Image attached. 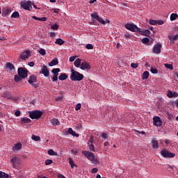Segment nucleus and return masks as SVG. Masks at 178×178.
<instances>
[{"label":"nucleus","instance_id":"nucleus-1","mask_svg":"<svg viewBox=\"0 0 178 178\" xmlns=\"http://www.w3.org/2000/svg\"><path fill=\"white\" fill-rule=\"evenodd\" d=\"M70 79L72 81H81V80L84 79V75L73 69H71Z\"/></svg>","mask_w":178,"mask_h":178},{"label":"nucleus","instance_id":"nucleus-2","mask_svg":"<svg viewBox=\"0 0 178 178\" xmlns=\"http://www.w3.org/2000/svg\"><path fill=\"white\" fill-rule=\"evenodd\" d=\"M42 116V112L40 111H33L29 112L31 119H40Z\"/></svg>","mask_w":178,"mask_h":178},{"label":"nucleus","instance_id":"nucleus-3","mask_svg":"<svg viewBox=\"0 0 178 178\" xmlns=\"http://www.w3.org/2000/svg\"><path fill=\"white\" fill-rule=\"evenodd\" d=\"M127 30H129V31H132L133 33H136L140 31V28L137 27V25L133 24H127L124 26Z\"/></svg>","mask_w":178,"mask_h":178},{"label":"nucleus","instance_id":"nucleus-4","mask_svg":"<svg viewBox=\"0 0 178 178\" xmlns=\"http://www.w3.org/2000/svg\"><path fill=\"white\" fill-rule=\"evenodd\" d=\"M90 16L92 19H95V20H97V22H99V23H101V24H106V23H110L109 20L106 19L105 21L102 19V18L99 17V15H98L97 13L91 14Z\"/></svg>","mask_w":178,"mask_h":178},{"label":"nucleus","instance_id":"nucleus-5","mask_svg":"<svg viewBox=\"0 0 178 178\" xmlns=\"http://www.w3.org/2000/svg\"><path fill=\"white\" fill-rule=\"evenodd\" d=\"M18 76L22 79H26L29 76V71L26 68L19 67L18 68Z\"/></svg>","mask_w":178,"mask_h":178},{"label":"nucleus","instance_id":"nucleus-6","mask_svg":"<svg viewBox=\"0 0 178 178\" xmlns=\"http://www.w3.org/2000/svg\"><path fill=\"white\" fill-rule=\"evenodd\" d=\"M20 6L25 10H31V9L33 8L32 3L31 1H27L24 3L22 2L20 3Z\"/></svg>","mask_w":178,"mask_h":178},{"label":"nucleus","instance_id":"nucleus-7","mask_svg":"<svg viewBox=\"0 0 178 178\" xmlns=\"http://www.w3.org/2000/svg\"><path fill=\"white\" fill-rule=\"evenodd\" d=\"M161 155L163 156V158H175V156H176L175 153H172L166 149L161 150Z\"/></svg>","mask_w":178,"mask_h":178},{"label":"nucleus","instance_id":"nucleus-8","mask_svg":"<svg viewBox=\"0 0 178 178\" xmlns=\"http://www.w3.org/2000/svg\"><path fill=\"white\" fill-rule=\"evenodd\" d=\"M82 154H84V156L87 157L88 161H90V162L95 157V154L90 151L84 150L82 152Z\"/></svg>","mask_w":178,"mask_h":178},{"label":"nucleus","instance_id":"nucleus-9","mask_svg":"<svg viewBox=\"0 0 178 178\" xmlns=\"http://www.w3.org/2000/svg\"><path fill=\"white\" fill-rule=\"evenodd\" d=\"M59 72H60V68H54L51 70V73L54 74V76L52 77V81H58V73H59Z\"/></svg>","mask_w":178,"mask_h":178},{"label":"nucleus","instance_id":"nucleus-10","mask_svg":"<svg viewBox=\"0 0 178 178\" xmlns=\"http://www.w3.org/2000/svg\"><path fill=\"white\" fill-rule=\"evenodd\" d=\"M161 49H162V44H156L153 47V52L156 55H159V54H161Z\"/></svg>","mask_w":178,"mask_h":178},{"label":"nucleus","instance_id":"nucleus-11","mask_svg":"<svg viewBox=\"0 0 178 178\" xmlns=\"http://www.w3.org/2000/svg\"><path fill=\"white\" fill-rule=\"evenodd\" d=\"M153 124L154 126H156L157 127H160V126H162V120H161V118L158 116L154 117Z\"/></svg>","mask_w":178,"mask_h":178},{"label":"nucleus","instance_id":"nucleus-12","mask_svg":"<svg viewBox=\"0 0 178 178\" xmlns=\"http://www.w3.org/2000/svg\"><path fill=\"white\" fill-rule=\"evenodd\" d=\"M21 59H22V60H27V59H29V58H30V51H24L21 56H20Z\"/></svg>","mask_w":178,"mask_h":178},{"label":"nucleus","instance_id":"nucleus-13","mask_svg":"<svg viewBox=\"0 0 178 178\" xmlns=\"http://www.w3.org/2000/svg\"><path fill=\"white\" fill-rule=\"evenodd\" d=\"M80 69H81V70H90L91 69V67L87 61H83L81 64Z\"/></svg>","mask_w":178,"mask_h":178},{"label":"nucleus","instance_id":"nucleus-14","mask_svg":"<svg viewBox=\"0 0 178 178\" xmlns=\"http://www.w3.org/2000/svg\"><path fill=\"white\" fill-rule=\"evenodd\" d=\"M40 73H42L44 77H48V76H49V70H48V67L43 66L41 69Z\"/></svg>","mask_w":178,"mask_h":178},{"label":"nucleus","instance_id":"nucleus-15","mask_svg":"<svg viewBox=\"0 0 178 178\" xmlns=\"http://www.w3.org/2000/svg\"><path fill=\"white\" fill-rule=\"evenodd\" d=\"M11 12H12L11 8H10L8 7L4 8L2 10V16H3V17L8 16V15H9Z\"/></svg>","mask_w":178,"mask_h":178},{"label":"nucleus","instance_id":"nucleus-16","mask_svg":"<svg viewBox=\"0 0 178 178\" xmlns=\"http://www.w3.org/2000/svg\"><path fill=\"white\" fill-rule=\"evenodd\" d=\"M28 83L31 86H34V83H37V76L34 75L31 76L28 80Z\"/></svg>","mask_w":178,"mask_h":178},{"label":"nucleus","instance_id":"nucleus-17","mask_svg":"<svg viewBox=\"0 0 178 178\" xmlns=\"http://www.w3.org/2000/svg\"><path fill=\"white\" fill-rule=\"evenodd\" d=\"M138 33H140L141 35H145L146 37H148V35H149V34L151 33V32L148 29L141 31L140 29H139V31H138Z\"/></svg>","mask_w":178,"mask_h":178},{"label":"nucleus","instance_id":"nucleus-18","mask_svg":"<svg viewBox=\"0 0 178 178\" xmlns=\"http://www.w3.org/2000/svg\"><path fill=\"white\" fill-rule=\"evenodd\" d=\"M22 143H18L14 145V147L12 148L13 151H19L22 149Z\"/></svg>","mask_w":178,"mask_h":178},{"label":"nucleus","instance_id":"nucleus-19","mask_svg":"<svg viewBox=\"0 0 178 178\" xmlns=\"http://www.w3.org/2000/svg\"><path fill=\"white\" fill-rule=\"evenodd\" d=\"M50 123H51L53 126H59V124H60V122H59V120L56 118L51 119L50 120Z\"/></svg>","mask_w":178,"mask_h":178},{"label":"nucleus","instance_id":"nucleus-20","mask_svg":"<svg viewBox=\"0 0 178 178\" xmlns=\"http://www.w3.org/2000/svg\"><path fill=\"white\" fill-rule=\"evenodd\" d=\"M67 131L69 134H71V136H74V137H79V134H76V132L73 131V129L69 128Z\"/></svg>","mask_w":178,"mask_h":178},{"label":"nucleus","instance_id":"nucleus-21","mask_svg":"<svg viewBox=\"0 0 178 178\" xmlns=\"http://www.w3.org/2000/svg\"><path fill=\"white\" fill-rule=\"evenodd\" d=\"M58 63H59V61H58V58H54L50 63H49V66H56Z\"/></svg>","mask_w":178,"mask_h":178},{"label":"nucleus","instance_id":"nucleus-22","mask_svg":"<svg viewBox=\"0 0 178 178\" xmlns=\"http://www.w3.org/2000/svg\"><path fill=\"white\" fill-rule=\"evenodd\" d=\"M74 65L75 67H80V66H81V59L77 58L74 61Z\"/></svg>","mask_w":178,"mask_h":178},{"label":"nucleus","instance_id":"nucleus-23","mask_svg":"<svg viewBox=\"0 0 178 178\" xmlns=\"http://www.w3.org/2000/svg\"><path fill=\"white\" fill-rule=\"evenodd\" d=\"M31 122V120H30V118H21L22 124H25L26 123H30Z\"/></svg>","mask_w":178,"mask_h":178},{"label":"nucleus","instance_id":"nucleus-24","mask_svg":"<svg viewBox=\"0 0 178 178\" xmlns=\"http://www.w3.org/2000/svg\"><path fill=\"white\" fill-rule=\"evenodd\" d=\"M6 67H7V69H10V70H15V65L11 63H7L6 64Z\"/></svg>","mask_w":178,"mask_h":178},{"label":"nucleus","instance_id":"nucleus-25","mask_svg":"<svg viewBox=\"0 0 178 178\" xmlns=\"http://www.w3.org/2000/svg\"><path fill=\"white\" fill-rule=\"evenodd\" d=\"M32 19H34V20H39L40 22H47V17H37L35 16H33Z\"/></svg>","mask_w":178,"mask_h":178},{"label":"nucleus","instance_id":"nucleus-26","mask_svg":"<svg viewBox=\"0 0 178 178\" xmlns=\"http://www.w3.org/2000/svg\"><path fill=\"white\" fill-rule=\"evenodd\" d=\"M152 148L158 149V141L156 140L153 139L152 140Z\"/></svg>","mask_w":178,"mask_h":178},{"label":"nucleus","instance_id":"nucleus-27","mask_svg":"<svg viewBox=\"0 0 178 178\" xmlns=\"http://www.w3.org/2000/svg\"><path fill=\"white\" fill-rule=\"evenodd\" d=\"M10 162L13 163V168H15V166L16 165V162H19V158L15 156V157L11 159Z\"/></svg>","mask_w":178,"mask_h":178},{"label":"nucleus","instance_id":"nucleus-28","mask_svg":"<svg viewBox=\"0 0 178 178\" xmlns=\"http://www.w3.org/2000/svg\"><path fill=\"white\" fill-rule=\"evenodd\" d=\"M68 76L66 74H62L58 76V79L60 81L66 80L67 79Z\"/></svg>","mask_w":178,"mask_h":178},{"label":"nucleus","instance_id":"nucleus-29","mask_svg":"<svg viewBox=\"0 0 178 178\" xmlns=\"http://www.w3.org/2000/svg\"><path fill=\"white\" fill-rule=\"evenodd\" d=\"M90 162L95 165V166H97V165H99V160H98V158L95 157L94 159H92Z\"/></svg>","mask_w":178,"mask_h":178},{"label":"nucleus","instance_id":"nucleus-30","mask_svg":"<svg viewBox=\"0 0 178 178\" xmlns=\"http://www.w3.org/2000/svg\"><path fill=\"white\" fill-rule=\"evenodd\" d=\"M148 77H149V72H148V71L144 72L143 74V79L147 80V79H148Z\"/></svg>","mask_w":178,"mask_h":178},{"label":"nucleus","instance_id":"nucleus-31","mask_svg":"<svg viewBox=\"0 0 178 178\" xmlns=\"http://www.w3.org/2000/svg\"><path fill=\"white\" fill-rule=\"evenodd\" d=\"M55 44H58V45H63L65 42L61 38H58L56 40Z\"/></svg>","mask_w":178,"mask_h":178},{"label":"nucleus","instance_id":"nucleus-32","mask_svg":"<svg viewBox=\"0 0 178 178\" xmlns=\"http://www.w3.org/2000/svg\"><path fill=\"white\" fill-rule=\"evenodd\" d=\"M47 154L49 155H51V156L58 155V153L55 152V151H54V149H50L49 150H48Z\"/></svg>","mask_w":178,"mask_h":178},{"label":"nucleus","instance_id":"nucleus-33","mask_svg":"<svg viewBox=\"0 0 178 178\" xmlns=\"http://www.w3.org/2000/svg\"><path fill=\"white\" fill-rule=\"evenodd\" d=\"M23 78L19 75H15L14 76V80L15 81H16V83H18V81H21V80H22Z\"/></svg>","mask_w":178,"mask_h":178},{"label":"nucleus","instance_id":"nucleus-34","mask_svg":"<svg viewBox=\"0 0 178 178\" xmlns=\"http://www.w3.org/2000/svg\"><path fill=\"white\" fill-rule=\"evenodd\" d=\"M178 39V35H170L169 37V40H170V41L175 42Z\"/></svg>","mask_w":178,"mask_h":178},{"label":"nucleus","instance_id":"nucleus-35","mask_svg":"<svg viewBox=\"0 0 178 178\" xmlns=\"http://www.w3.org/2000/svg\"><path fill=\"white\" fill-rule=\"evenodd\" d=\"M0 178H9V175L2 171H0Z\"/></svg>","mask_w":178,"mask_h":178},{"label":"nucleus","instance_id":"nucleus-36","mask_svg":"<svg viewBox=\"0 0 178 178\" xmlns=\"http://www.w3.org/2000/svg\"><path fill=\"white\" fill-rule=\"evenodd\" d=\"M89 149L90 151H92V152H95V147H94V144L90 143L88 144Z\"/></svg>","mask_w":178,"mask_h":178},{"label":"nucleus","instance_id":"nucleus-37","mask_svg":"<svg viewBox=\"0 0 178 178\" xmlns=\"http://www.w3.org/2000/svg\"><path fill=\"white\" fill-rule=\"evenodd\" d=\"M178 17L177 14L172 13L170 15V20L173 22L174 20H176V18Z\"/></svg>","mask_w":178,"mask_h":178},{"label":"nucleus","instance_id":"nucleus-38","mask_svg":"<svg viewBox=\"0 0 178 178\" xmlns=\"http://www.w3.org/2000/svg\"><path fill=\"white\" fill-rule=\"evenodd\" d=\"M20 15L19 14V12L15 11L11 15V17L16 19V17H19Z\"/></svg>","mask_w":178,"mask_h":178},{"label":"nucleus","instance_id":"nucleus-39","mask_svg":"<svg viewBox=\"0 0 178 178\" xmlns=\"http://www.w3.org/2000/svg\"><path fill=\"white\" fill-rule=\"evenodd\" d=\"M165 67H166V69H169L170 70H173V65L172 64H168L165 63L164 64Z\"/></svg>","mask_w":178,"mask_h":178},{"label":"nucleus","instance_id":"nucleus-40","mask_svg":"<svg viewBox=\"0 0 178 178\" xmlns=\"http://www.w3.org/2000/svg\"><path fill=\"white\" fill-rule=\"evenodd\" d=\"M150 72L151 73H152L153 74H156V73H158V70H156V68L152 67L150 68Z\"/></svg>","mask_w":178,"mask_h":178},{"label":"nucleus","instance_id":"nucleus-41","mask_svg":"<svg viewBox=\"0 0 178 178\" xmlns=\"http://www.w3.org/2000/svg\"><path fill=\"white\" fill-rule=\"evenodd\" d=\"M32 140H33V141H40V140H41V138H40V136L33 135L32 136Z\"/></svg>","mask_w":178,"mask_h":178},{"label":"nucleus","instance_id":"nucleus-42","mask_svg":"<svg viewBox=\"0 0 178 178\" xmlns=\"http://www.w3.org/2000/svg\"><path fill=\"white\" fill-rule=\"evenodd\" d=\"M69 163L72 168H73L74 166H76V165H74V161H73V159H72V158L69 159Z\"/></svg>","mask_w":178,"mask_h":178},{"label":"nucleus","instance_id":"nucleus-43","mask_svg":"<svg viewBox=\"0 0 178 178\" xmlns=\"http://www.w3.org/2000/svg\"><path fill=\"white\" fill-rule=\"evenodd\" d=\"M39 54L40 55H42V56H45L47 54V51H45V49H40L39 50Z\"/></svg>","mask_w":178,"mask_h":178},{"label":"nucleus","instance_id":"nucleus-44","mask_svg":"<svg viewBox=\"0 0 178 178\" xmlns=\"http://www.w3.org/2000/svg\"><path fill=\"white\" fill-rule=\"evenodd\" d=\"M143 44H148L149 42V38H144L142 39Z\"/></svg>","mask_w":178,"mask_h":178},{"label":"nucleus","instance_id":"nucleus-45","mask_svg":"<svg viewBox=\"0 0 178 178\" xmlns=\"http://www.w3.org/2000/svg\"><path fill=\"white\" fill-rule=\"evenodd\" d=\"M51 29L52 30H58V29H59V25H58L57 24H55L54 25H52L51 26Z\"/></svg>","mask_w":178,"mask_h":178},{"label":"nucleus","instance_id":"nucleus-46","mask_svg":"<svg viewBox=\"0 0 178 178\" xmlns=\"http://www.w3.org/2000/svg\"><path fill=\"white\" fill-rule=\"evenodd\" d=\"M102 137L104 140H108V134L106 133H102Z\"/></svg>","mask_w":178,"mask_h":178},{"label":"nucleus","instance_id":"nucleus-47","mask_svg":"<svg viewBox=\"0 0 178 178\" xmlns=\"http://www.w3.org/2000/svg\"><path fill=\"white\" fill-rule=\"evenodd\" d=\"M131 67L133 68V69H137L138 67V63H132L131 64Z\"/></svg>","mask_w":178,"mask_h":178},{"label":"nucleus","instance_id":"nucleus-48","mask_svg":"<svg viewBox=\"0 0 178 178\" xmlns=\"http://www.w3.org/2000/svg\"><path fill=\"white\" fill-rule=\"evenodd\" d=\"M167 97H168V98H173V92H172L170 90H168Z\"/></svg>","mask_w":178,"mask_h":178},{"label":"nucleus","instance_id":"nucleus-49","mask_svg":"<svg viewBox=\"0 0 178 178\" xmlns=\"http://www.w3.org/2000/svg\"><path fill=\"white\" fill-rule=\"evenodd\" d=\"M80 109H81V104L78 103V104L76 105L75 111H80Z\"/></svg>","mask_w":178,"mask_h":178},{"label":"nucleus","instance_id":"nucleus-50","mask_svg":"<svg viewBox=\"0 0 178 178\" xmlns=\"http://www.w3.org/2000/svg\"><path fill=\"white\" fill-rule=\"evenodd\" d=\"M149 23L152 26H155V24H156V20L149 19Z\"/></svg>","mask_w":178,"mask_h":178},{"label":"nucleus","instance_id":"nucleus-51","mask_svg":"<svg viewBox=\"0 0 178 178\" xmlns=\"http://www.w3.org/2000/svg\"><path fill=\"white\" fill-rule=\"evenodd\" d=\"M86 48H87V49H94V46L91 44H86Z\"/></svg>","mask_w":178,"mask_h":178},{"label":"nucleus","instance_id":"nucleus-52","mask_svg":"<svg viewBox=\"0 0 178 178\" xmlns=\"http://www.w3.org/2000/svg\"><path fill=\"white\" fill-rule=\"evenodd\" d=\"M76 58H77V56H72L70 57V62H74Z\"/></svg>","mask_w":178,"mask_h":178},{"label":"nucleus","instance_id":"nucleus-53","mask_svg":"<svg viewBox=\"0 0 178 178\" xmlns=\"http://www.w3.org/2000/svg\"><path fill=\"white\" fill-rule=\"evenodd\" d=\"M93 142H94V136H91L89 138V141H88V144H92Z\"/></svg>","mask_w":178,"mask_h":178},{"label":"nucleus","instance_id":"nucleus-54","mask_svg":"<svg viewBox=\"0 0 178 178\" xmlns=\"http://www.w3.org/2000/svg\"><path fill=\"white\" fill-rule=\"evenodd\" d=\"M52 160L51 159H47V160H46V161H45V165H51V164H52Z\"/></svg>","mask_w":178,"mask_h":178},{"label":"nucleus","instance_id":"nucleus-55","mask_svg":"<svg viewBox=\"0 0 178 178\" xmlns=\"http://www.w3.org/2000/svg\"><path fill=\"white\" fill-rule=\"evenodd\" d=\"M52 10L54 13H59V12H60V10H59V8H53Z\"/></svg>","mask_w":178,"mask_h":178},{"label":"nucleus","instance_id":"nucleus-56","mask_svg":"<svg viewBox=\"0 0 178 178\" xmlns=\"http://www.w3.org/2000/svg\"><path fill=\"white\" fill-rule=\"evenodd\" d=\"M165 22H163V20L156 21V24H159V26H161V24H163Z\"/></svg>","mask_w":178,"mask_h":178},{"label":"nucleus","instance_id":"nucleus-57","mask_svg":"<svg viewBox=\"0 0 178 178\" xmlns=\"http://www.w3.org/2000/svg\"><path fill=\"white\" fill-rule=\"evenodd\" d=\"M124 37H125V38H130V37H131V35H130V33L127 32L124 34Z\"/></svg>","mask_w":178,"mask_h":178},{"label":"nucleus","instance_id":"nucleus-58","mask_svg":"<svg viewBox=\"0 0 178 178\" xmlns=\"http://www.w3.org/2000/svg\"><path fill=\"white\" fill-rule=\"evenodd\" d=\"M63 98V96H58L56 97V101H62Z\"/></svg>","mask_w":178,"mask_h":178},{"label":"nucleus","instance_id":"nucleus-59","mask_svg":"<svg viewBox=\"0 0 178 178\" xmlns=\"http://www.w3.org/2000/svg\"><path fill=\"white\" fill-rule=\"evenodd\" d=\"M92 173H97L98 172V168H95L92 169Z\"/></svg>","mask_w":178,"mask_h":178},{"label":"nucleus","instance_id":"nucleus-60","mask_svg":"<svg viewBox=\"0 0 178 178\" xmlns=\"http://www.w3.org/2000/svg\"><path fill=\"white\" fill-rule=\"evenodd\" d=\"M57 177H58V178H66V177L64 176V175H62V174H58V175H57Z\"/></svg>","mask_w":178,"mask_h":178},{"label":"nucleus","instance_id":"nucleus-61","mask_svg":"<svg viewBox=\"0 0 178 178\" xmlns=\"http://www.w3.org/2000/svg\"><path fill=\"white\" fill-rule=\"evenodd\" d=\"M175 97V98H177V97H178V93L177 92H172V97Z\"/></svg>","mask_w":178,"mask_h":178},{"label":"nucleus","instance_id":"nucleus-62","mask_svg":"<svg viewBox=\"0 0 178 178\" xmlns=\"http://www.w3.org/2000/svg\"><path fill=\"white\" fill-rule=\"evenodd\" d=\"M20 111H17L15 113V116H20Z\"/></svg>","mask_w":178,"mask_h":178},{"label":"nucleus","instance_id":"nucleus-63","mask_svg":"<svg viewBox=\"0 0 178 178\" xmlns=\"http://www.w3.org/2000/svg\"><path fill=\"white\" fill-rule=\"evenodd\" d=\"M71 152L74 154V155H77V150H74V149H72L71 150Z\"/></svg>","mask_w":178,"mask_h":178},{"label":"nucleus","instance_id":"nucleus-64","mask_svg":"<svg viewBox=\"0 0 178 178\" xmlns=\"http://www.w3.org/2000/svg\"><path fill=\"white\" fill-rule=\"evenodd\" d=\"M29 66H30L31 67H33V66H34V62H30L29 63Z\"/></svg>","mask_w":178,"mask_h":178}]
</instances>
